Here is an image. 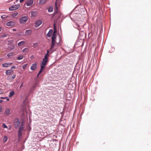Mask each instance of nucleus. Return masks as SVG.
Wrapping results in <instances>:
<instances>
[{"instance_id":"obj_1","label":"nucleus","mask_w":151,"mask_h":151,"mask_svg":"<svg viewBox=\"0 0 151 151\" xmlns=\"http://www.w3.org/2000/svg\"><path fill=\"white\" fill-rule=\"evenodd\" d=\"M56 34H53L52 37V43L51 46V47L50 48V51L53 50V48L55 45V44L56 43L55 41V39L56 38ZM53 50V51L54 50Z\"/></svg>"},{"instance_id":"obj_2","label":"nucleus","mask_w":151,"mask_h":151,"mask_svg":"<svg viewBox=\"0 0 151 151\" xmlns=\"http://www.w3.org/2000/svg\"><path fill=\"white\" fill-rule=\"evenodd\" d=\"M28 19V17L27 16H24L22 17L19 19V22L21 24L25 23L27 21Z\"/></svg>"},{"instance_id":"obj_3","label":"nucleus","mask_w":151,"mask_h":151,"mask_svg":"<svg viewBox=\"0 0 151 151\" xmlns=\"http://www.w3.org/2000/svg\"><path fill=\"white\" fill-rule=\"evenodd\" d=\"M20 6V5L19 4H18L16 5H13L9 8V10L10 11L15 10L19 8Z\"/></svg>"},{"instance_id":"obj_4","label":"nucleus","mask_w":151,"mask_h":151,"mask_svg":"<svg viewBox=\"0 0 151 151\" xmlns=\"http://www.w3.org/2000/svg\"><path fill=\"white\" fill-rule=\"evenodd\" d=\"M24 129V125L22 124L20 128L19 129L18 131V136L19 138L21 136L22 134V131H23Z\"/></svg>"},{"instance_id":"obj_5","label":"nucleus","mask_w":151,"mask_h":151,"mask_svg":"<svg viewBox=\"0 0 151 151\" xmlns=\"http://www.w3.org/2000/svg\"><path fill=\"white\" fill-rule=\"evenodd\" d=\"M48 59L46 58L45 59L44 58L42 59V63L41 64V66H44V67H45L48 61Z\"/></svg>"},{"instance_id":"obj_6","label":"nucleus","mask_w":151,"mask_h":151,"mask_svg":"<svg viewBox=\"0 0 151 151\" xmlns=\"http://www.w3.org/2000/svg\"><path fill=\"white\" fill-rule=\"evenodd\" d=\"M20 122L18 119H17L15 120L14 125L16 128H18L20 125Z\"/></svg>"},{"instance_id":"obj_7","label":"nucleus","mask_w":151,"mask_h":151,"mask_svg":"<svg viewBox=\"0 0 151 151\" xmlns=\"http://www.w3.org/2000/svg\"><path fill=\"white\" fill-rule=\"evenodd\" d=\"M12 63H6L2 64V66L4 68H8L10 67L12 64Z\"/></svg>"},{"instance_id":"obj_8","label":"nucleus","mask_w":151,"mask_h":151,"mask_svg":"<svg viewBox=\"0 0 151 151\" xmlns=\"http://www.w3.org/2000/svg\"><path fill=\"white\" fill-rule=\"evenodd\" d=\"M6 25L9 26L13 27L15 25V23L13 21H10L6 23Z\"/></svg>"},{"instance_id":"obj_9","label":"nucleus","mask_w":151,"mask_h":151,"mask_svg":"<svg viewBox=\"0 0 151 151\" xmlns=\"http://www.w3.org/2000/svg\"><path fill=\"white\" fill-rule=\"evenodd\" d=\"M42 21L41 20H39L36 21L35 22V27H36L39 26L42 23Z\"/></svg>"},{"instance_id":"obj_10","label":"nucleus","mask_w":151,"mask_h":151,"mask_svg":"<svg viewBox=\"0 0 151 151\" xmlns=\"http://www.w3.org/2000/svg\"><path fill=\"white\" fill-rule=\"evenodd\" d=\"M33 2V1L32 0H29L26 2L25 4L27 6H29L32 4Z\"/></svg>"},{"instance_id":"obj_11","label":"nucleus","mask_w":151,"mask_h":151,"mask_svg":"<svg viewBox=\"0 0 151 151\" xmlns=\"http://www.w3.org/2000/svg\"><path fill=\"white\" fill-rule=\"evenodd\" d=\"M31 17H34L36 16L37 14V11H32L31 12Z\"/></svg>"},{"instance_id":"obj_12","label":"nucleus","mask_w":151,"mask_h":151,"mask_svg":"<svg viewBox=\"0 0 151 151\" xmlns=\"http://www.w3.org/2000/svg\"><path fill=\"white\" fill-rule=\"evenodd\" d=\"M10 109L9 108H6L4 111V114L6 115H9L10 113Z\"/></svg>"},{"instance_id":"obj_13","label":"nucleus","mask_w":151,"mask_h":151,"mask_svg":"<svg viewBox=\"0 0 151 151\" xmlns=\"http://www.w3.org/2000/svg\"><path fill=\"white\" fill-rule=\"evenodd\" d=\"M14 72V71L13 70L10 69L7 70L6 71L5 73L6 75H10L11 74H12Z\"/></svg>"},{"instance_id":"obj_14","label":"nucleus","mask_w":151,"mask_h":151,"mask_svg":"<svg viewBox=\"0 0 151 151\" xmlns=\"http://www.w3.org/2000/svg\"><path fill=\"white\" fill-rule=\"evenodd\" d=\"M37 64L35 63L33 64L31 66V70H35L37 68Z\"/></svg>"},{"instance_id":"obj_15","label":"nucleus","mask_w":151,"mask_h":151,"mask_svg":"<svg viewBox=\"0 0 151 151\" xmlns=\"http://www.w3.org/2000/svg\"><path fill=\"white\" fill-rule=\"evenodd\" d=\"M26 42L25 41H21L18 44V46L19 47L23 46L25 45Z\"/></svg>"},{"instance_id":"obj_16","label":"nucleus","mask_w":151,"mask_h":151,"mask_svg":"<svg viewBox=\"0 0 151 151\" xmlns=\"http://www.w3.org/2000/svg\"><path fill=\"white\" fill-rule=\"evenodd\" d=\"M32 32V30L31 29L26 30L25 32V35H30Z\"/></svg>"},{"instance_id":"obj_17","label":"nucleus","mask_w":151,"mask_h":151,"mask_svg":"<svg viewBox=\"0 0 151 151\" xmlns=\"http://www.w3.org/2000/svg\"><path fill=\"white\" fill-rule=\"evenodd\" d=\"M53 32V30L52 29H50V30L49 32L47 35V36L48 37H50L52 35V33Z\"/></svg>"},{"instance_id":"obj_18","label":"nucleus","mask_w":151,"mask_h":151,"mask_svg":"<svg viewBox=\"0 0 151 151\" xmlns=\"http://www.w3.org/2000/svg\"><path fill=\"white\" fill-rule=\"evenodd\" d=\"M44 66H41V69L40 70L39 73L37 74V76H39V75L42 72L43 70L44 69Z\"/></svg>"},{"instance_id":"obj_19","label":"nucleus","mask_w":151,"mask_h":151,"mask_svg":"<svg viewBox=\"0 0 151 151\" xmlns=\"http://www.w3.org/2000/svg\"><path fill=\"white\" fill-rule=\"evenodd\" d=\"M8 138L7 136H5L4 137L3 139V142H5L7 141V140Z\"/></svg>"},{"instance_id":"obj_20","label":"nucleus","mask_w":151,"mask_h":151,"mask_svg":"<svg viewBox=\"0 0 151 151\" xmlns=\"http://www.w3.org/2000/svg\"><path fill=\"white\" fill-rule=\"evenodd\" d=\"M29 50V49L28 48H25L22 50L23 53L25 54Z\"/></svg>"},{"instance_id":"obj_21","label":"nucleus","mask_w":151,"mask_h":151,"mask_svg":"<svg viewBox=\"0 0 151 151\" xmlns=\"http://www.w3.org/2000/svg\"><path fill=\"white\" fill-rule=\"evenodd\" d=\"M46 1L47 0H40L39 4H43L45 3Z\"/></svg>"},{"instance_id":"obj_22","label":"nucleus","mask_w":151,"mask_h":151,"mask_svg":"<svg viewBox=\"0 0 151 151\" xmlns=\"http://www.w3.org/2000/svg\"><path fill=\"white\" fill-rule=\"evenodd\" d=\"M1 99L3 100L6 99L5 101H4L5 102H6V101H8L9 100V99L7 97H1Z\"/></svg>"},{"instance_id":"obj_23","label":"nucleus","mask_w":151,"mask_h":151,"mask_svg":"<svg viewBox=\"0 0 151 151\" xmlns=\"http://www.w3.org/2000/svg\"><path fill=\"white\" fill-rule=\"evenodd\" d=\"M14 91H11V92H10L9 95V97H11L12 96H13L14 95Z\"/></svg>"},{"instance_id":"obj_24","label":"nucleus","mask_w":151,"mask_h":151,"mask_svg":"<svg viewBox=\"0 0 151 151\" xmlns=\"http://www.w3.org/2000/svg\"><path fill=\"white\" fill-rule=\"evenodd\" d=\"M23 58V55H20L17 57V59L18 60H20L21 59H22Z\"/></svg>"},{"instance_id":"obj_25","label":"nucleus","mask_w":151,"mask_h":151,"mask_svg":"<svg viewBox=\"0 0 151 151\" xmlns=\"http://www.w3.org/2000/svg\"><path fill=\"white\" fill-rule=\"evenodd\" d=\"M53 8L52 7H50L48 9V11L49 12H51L53 11Z\"/></svg>"},{"instance_id":"obj_26","label":"nucleus","mask_w":151,"mask_h":151,"mask_svg":"<svg viewBox=\"0 0 151 151\" xmlns=\"http://www.w3.org/2000/svg\"><path fill=\"white\" fill-rule=\"evenodd\" d=\"M12 76H8L7 78V79L8 80H12Z\"/></svg>"},{"instance_id":"obj_27","label":"nucleus","mask_w":151,"mask_h":151,"mask_svg":"<svg viewBox=\"0 0 151 151\" xmlns=\"http://www.w3.org/2000/svg\"><path fill=\"white\" fill-rule=\"evenodd\" d=\"M57 0L56 1V2L55 3V9H58V5H57Z\"/></svg>"},{"instance_id":"obj_28","label":"nucleus","mask_w":151,"mask_h":151,"mask_svg":"<svg viewBox=\"0 0 151 151\" xmlns=\"http://www.w3.org/2000/svg\"><path fill=\"white\" fill-rule=\"evenodd\" d=\"M49 56V55L48 54V53L47 54V53L45 55V56L44 57V58H45V59L46 58V59H48V57Z\"/></svg>"},{"instance_id":"obj_29","label":"nucleus","mask_w":151,"mask_h":151,"mask_svg":"<svg viewBox=\"0 0 151 151\" xmlns=\"http://www.w3.org/2000/svg\"><path fill=\"white\" fill-rule=\"evenodd\" d=\"M2 127L4 128H7V127L4 123H3L2 124Z\"/></svg>"},{"instance_id":"obj_30","label":"nucleus","mask_w":151,"mask_h":151,"mask_svg":"<svg viewBox=\"0 0 151 151\" xmlns=\"http://www.w3.org/2000/svg\"><path fill=\"white\" fill-rule=\"evenodd\" d=\"M33 47L35 48L38 45V43H33Z\"/></svg>"},{"instance_id":"obj_31","label":"nucleus","mask_w":151,"mask_h":151,"mask_svg":"<svg viewBox=\"0 0 151 151\" xmlns=\"http://www.w3.org/2000/svg\"><path fill=\"white\" fill-rule=\"evenodd\" d=\"M27 66V64H25L22 66V68L24 69L26 68Z\"/></svg>"},{"instance_id":"obj_32","label":"nucleus","mask_w":151,"mask_h":151,"mask_svg":"<svg viewBox=\"0 0 151 151\" xmlns=\"http://www.w3.org/2000/svg\"><path fill=\"white\" fill-rule=\"evenodd\" d=\"M6 18V15H3L2 16H1V18L2 19H5Z\"/></svg>"},{"instance_id":"obj_33","label":"nucleus","mask_w":151,"mask_h":151,"mask_svg":"<svg viewBox=\"0 0 151 151\" xmlns=\"http://www.w3.org/2000/svg\"><path fill=\"white\" fill-rule=\"evenodd\" d=\"M54 28L55 29V30H54V32H53V34H56V31L55 29V24H54Z\"/></svg>"},{"instance_id":"obj_34","label":"nucleus","mask_w":151,"mask_h":151,"mask_svg":"<svg viewBox=\"0 0 151 151\" xmlns=\"http://www.w3.org/2000/svg\"><path fill=\"white\" fill-rule=\"evenodd\" d=\"M58 9H55V11L54 13V15L55 14L57 13H58Z\"/></svg>"},{"instance_id":"obj_35","label":"nucleus","mask_w":151,"mask_h":151,"mask_svg":"<svg viewBox=\"0 0 151 151\" xmlns=\"http://www.w3.org/2000/svg\"><path fill=\"white\" fill-rule=\"evenodd\" d=\"M3 107L2 106H0V113L2 111Z\"/></svg>"},{"instance_id":"obj_36","label":"nucleus","mask_w":151,"mask_h":151,"mask_svg":"<svg viewBox=\"0 0 151 151\" xmlns=\"http://www.w3.org/2000/svg\"><path fill=\"white\" fill-rule=\"evenodd\" d=\"M3 93L4 92L2 90L0 89V94H3Z\"/></svg>"},{"instance_id":"obj_37","label":"nucleus","mask_w":151,"mask_h":151,"mask_svg":"<svg viewBox=\"0 0 151 151\" xmlns=\"http://www.w3.org/2000/svg\"><path fill=\"white\" fill-rule=\"evenodd\" d=\"M15 77H16V75H13V76L12 77V80H13V79H14L15 78Z\"/></svg>"},{"instance_id":"obj_38","label":"nucleus","mask_w":151,"mask_h":151,"mask_svg":"<svg viewBox=\"0 0 151 151\" xmlns=\"http://www.w3.org/2000/svg\"><path fill=\"white\" fill-rule=\"evenodd\" d=\"M37 86V83H36L33 86V88H36Z\"/></svg>"},{"instance_id":"obj_39","label":"nucleus","mask_w":151,"mask_h":151,"mask_svg":"<svg viewBox=\"0 0 151 151\" xmlns=\"http://www.w3.org/2000/svg\"><path fill=\"white\" fill-rule=\"evenodd\" d=\"M16 68V67L15 66H12L11 68V69L12 70V69H15V68Z\"/></svg>"},{"instance_id":"obj_40","label":"nucleus","mask_w":151,"mask_h":151,"mask_svg":"<svg viewBox=\"0 0 151 151\" xmlns=\"http://www.w3.org/2000/svg\"><path fill=\"white\" fill-rule=\"evenodd\" d=\"M23 83H22L20 86V88H21L23 86Z\"/></svg>"},{"instance_id":"obj_41","label":"nucleus","mask_w":151,"mask_h":151,"mask_svg":"<svg viewBox=\"0 0 151 151\" xmlns=\"http://www.w3.org/2000/svg\"><path fill=\"white\" fill-rule=\"evenodd\" d=\"M24 0H20V2L21 3H22L24 1Z\"/></svg>"},{"instance_id":"obj_42","label":"nucleus","mask_w":151,"mask_h":151,"mask_svg":"<svg viewBox=\"0 0 151 151\" xmlns=\"http://www.w3.org/2000/svg\"><path fill=\"white\" fill-rule=\"evenodd\" d=\"M13 30L14 31H16L17 30L16 29L14 28L13 29Z\"/></svg>"},{"instance_id":"obj_43","label":"nucleus","mask_w":151,"mask_h":151,"mask_svg":"<svg viewBox=\"0 0 151 151\" xmlns=\"http://www.w3.org/2000/svg\"><path fill=\"white\" fill-rule=\"evenodd\" d=\"M2 61V59H0V63H1Z\"/></svg>"},{"instance_id":"obj_44","label":"nucleus","mask_w":151,"mask_h":151,"mask_svg":"<svg viewBox=\"0 0 151 151\" xmlns=\"http://www.w3.org/2000/svg\"><path fill=\"white\" fill-rule=\"evenodd\" d=\"M3 100H0V103H2V102H3Z\"/></svg>"},{"instance_id":"obj_45","label":"nucleus","mask_w":151,"mask_h":151,"mask_svg":"<svg viewBox=\"0 0 151 151\" xmlns=\"http://www.w3.org/2000/svg\"><path fill=\"white\" fill-rule=\"evenodd\" d=\"M11 129V126H10V127L8 129L9 130H10Z\"/></svg>"},{"instance_id":"obj_46","label":"nucleus","mask_w":151,"mask_h":151,"mask_svg":"<svg viewBox=\"0 0 151 151\" xmlns=\"http://www.w3.org/2000/svg\"><path fill=\"white\" fill-rule=\"evenodd\" d=\"M14 48V46H13H13H12V49H13Z\"/></svg>"},{"instance_id":"obj_47","label":"nucleus","mask_w":151,"mask_h":151,"mask_svg":"<svg viewBox=\"0 0 151 151\" xmlns=\"http://www.w3.org/2000/svg\"><path fill=\"white\" fill-rule=\"evenodd\" d=\"M49 52V50H47V53H48V54Z\"/></svg>"},{"instance_id":"obj_48","label":"nucleus","mask_w":151,"mask_h":151,"mask_svg":"<svg viewBox=\"0 0 151 151\" xmlns=\"http://www.w3.org/2000/svg\"><path fill=\"white\" fill-rule=\"evenodd\" d=\"M1 28L0 27V31L1 30Z\"/></svg>"},{"instance_id":"obj_49","label":"nucleus","mask_w":151,"mask_h":151,"mask_svg":"<svg viewBox=\"0 0 151 151\" xmlns=\"http://www.w3.org/2000/svg\"><path fill=\"white\" fill-rule=\"evenodd\" d=\"M7 56H8V54L7 55Z\"/></svg>"}]
</instances>
